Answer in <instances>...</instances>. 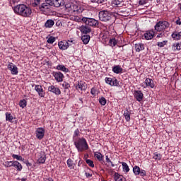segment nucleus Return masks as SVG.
<instances>
[{"mask_svg": "<svg viewBox=\"0 0 181 181\" xmlns=\"http://www.w3.org/2000/svg\"><path fill=\"white\" fill-rule=\"evenodd\" d=\"M117 15H120L121 16H127V13L124 12L121 9L118 13H111L108 12L107 11H102L99 12V18L101 22H107L110 21L112 17L117 18Z\"/></svg>", "mask_w": 181, "mask_h": 181, "instance_id": "obj_2", "label": "nucleus"}, {"mask_svg": "<svg viewBox=\"0 0 181 181\" xmlns=\"http://www.w3.org/2000/svg\"><path fill=\"white\" fill-rule=\"evenodd\" d=\"M58 46L61 50H67L69 49V42L61 41L59 42Z\"/></svg>", "mask_w": 181, "mask_h": 181, "instance_id": "obj_19", "label": "nucleus"}, {"mask_svg": "<svg viewBox=\"0 0 181 181\" xmlns=\"http://www.w3.org/2000/svg\"><path fill=\"white\" fill-rule=\"evenodd\" d=\"M67 165H68V168H69L70 169H74V163L73 160H71V158H69L67 160Z\"/></svg>", "mask_w": 181, "mask_h": 181, "instance_id": "obj_34", "label": "nucleus"}, {"mask_svg": "<svg viewBox=\"0 0 181 181\" xmlns=\"http://www.w3.org/2000/svg\"><path fill=\"white\" fill-rule=\"evenodd\" d=\"M74 145L78 152H84V151L88 150V144H87V140L83 137L78 139V141L74 142Z\"/></svg>", "mask_w": 181, "mask_h": 181, "instance_id": "obj_3", "label": "nucleus"}, {"mask_svg": "<svg viewBox=\"0 0 181 181\" xmlns=\"http://www.w3.org/2000/svg\"><path fill=\"white\" fill-rule=\"evenodd\" d=\"M5 168H12L13 166V161H5L3 163Z\"/></svg>", "mask_w": 181, "mask_h": 181, "instance_id": "obj_35", "label": "nucleus"}, {"mask_svg": "<svg viewBox=\"0 0 181 181\" xmlns=\"http://www.w3.org/2000/svg\"><path fill=\"white\" fill-rule=\"evenodd\" d=\"M35 90L38 93V95L40 97H45V90H43V87L40 85H35Z\"/></svg>", "mask_w": 181, "mask_h": 181, "instance_id": "obj_16", "label": "nucleus"}, {"mask_svg": "<svg viewBox=\"0 0 181 181\" xmlns=\"http://www.w3.org/2000/svg\"><path fill=\"white\" fill-rule=\"evenodd\" d=\"M48 91H50L51 93H54L56 95H60L62 94V91L60 90V88H56L54 86H51L48 87Z\"/></svg>", "mask_w": 181, "mask_h": 181, "instance_id": "obj_13", "label": "nucleus"}, {"mask_svg": "<svg viewBox=\"0 0 181 181\" xmlns=\"http://www.w3.org/2000/svg\"><path fill=\"white\" fill-rule=\"evenodd\" d=\"M163 36V33H160L157 35V37H162Z\"/></svg>", "mask_w": 181, "mask_h": 181, "instance_id": "obj_59", "label": "nucleus"}, {"mask_svg": "<svg viewBox=\"0 0 181 181\" xmlns=\"http://www.w3.org/2000/svg\"><path fill=\"white\" fill-rule=\"evenodd\" d=\"M172 49L174 51H176V50H181V42L179 43V42H177V43H174L173 45H172Z\"/></svg>", "mask_w": 181, "mask_h": 181, "instance_id": "obj_31", "label": "nucleus"}, {"mask_svg": "<svg viewBox=\"0 0 181 181\" xmlns=\"http://www.w3.org/2000/svg\"><path fill=\"white\" fill-rule=\"evenodd\" d=\"M123 69L121 68L119 65H116L112 68L113 73H115L116 74H119V73H122Z\"/></svg>", "mask_w": 181, "mask_h": 181, "instance_id": "obj_23", "label": "nucleus"}, {"mask_svg": "<svg viewBox=\"0 0 181 181\" xmlns=\"http://www.w3.org/2000/svg\"><path fill=\"white\" fill-rule=\"evenodd\" d=\"M153 158H154L155 160H160V159H162V155L159 153H154Z\"/></svg>", "mask_w": 181, "mask_h": 181, "instance_id": "obj_33", "label": "nucleus"}, {"mask_svg": "<svg viewBox=\"0 0 181 181\" xmlns=\"http://www.w3.org/2000/svg\"><path fill=\"white\" fill-rule=\"evenodd\" d=\"M38 163H45L46 162V153L45 151H40L38 153Z\"/></svg>", "mask_w": 181, "mask_h": 181, "instance_id": "obj_11", "label": "nucleus"}, {"mask_svg": "<svg viewBox=\"0 0 181 181\" xmlns=\"http://www.w3.org/2000/svg\"><path fill=\"white\" fill-rule=\"evenodd\" d=\"M57 70H60L61 71H64V73H69V69L66 68L64 65H58Z\"/></svg>", "mask_w": 181, "mask_h": 181, "instance_id": "obj_29", "label": "nucleus"}, {"mask_svg": "<svg viewBox=\"0 0 181 181\" xmlns=\"http://www.w3.org/2000/svg\"><path fill=\"white\" fill-rule=\"evenodd\" d=\"M66 8H68L69 12H76L78 11L77 9V5H75L74 4H71L67 5Z\"/></svg>", "mask_w": 181, "mask_h": 181, "instance_id": "obj_22", "label": "nucleus"}, {"mask_svg": "<svg viewBox=\"0 0 181 181\" xmlns=\"http://www.w3.org/2000/svg\"><path fill=\"white\" fill-rule=\"evenodd\" d=\"M46 2L51 6H55V8H60L64 5V0H45Z\"/></svg>", "mask_w": 181, "mask_h": 181, "instance_id": "obj_6", "label": "nucleus"}, {"mask_svg": "<svg viewBox=\"0 0 181 181\" xmlns=\"http://www.w3.org/2000/svg\"><path fill=\"white\" fill-rule=\"evenodd\" d=\"M86 162L87 165H88V166H90V168H94V162H93V160L90 159H86Z\"/></svg>", "mask_w": 181, "mask_h": 181, "instance_id": "obj_45", "label": "nucleus"}, {"mask_svg": "<svg viewBox=\"0 0 181 181\" xmlns=\"http://www.w3.org/2000/svg\"><path fill=\"white\" fill-rule=\"evenodd\" d=\"M75 21L76 22H81V21H83V18H80V17H75Z\"/></svg>", "mask_w": 181, "mask_h": 181, "instance_id": "obj_51", "label": "nucleus"}, {"mask_svg": "<svg viewBox=\"0 0 181 181\" xmlns=\"http://www.w3.org/2000/svg\"><path fill=\"white\" fill-rule=\"evenodd\" d=\"M167 44H168V40H164L160 42H157V46H158V47H163L164 46H166Z\"/></svg>", "mask_w": 181, "mask_h": 181, "instance_id": "obj_41", "label": "nucleus"}, {"mask_svg": "<svg viewBox=\"0 0 181 181\" xmlns=\"http://www.w3.org/2000/svg\"><path fill=\"white\" fill-rule=\"evenodd\" d=\"M124 117L127 122H129V121H131V112L129 111H124Z\"/></svg>", "mask_w": 181, "mask_h": 181, "instance_id": "obj_30", "label": "nucleus"}, {"mask_svg": "<svg viewBox=\"0 0 181 181\" xmlns=\"http://www.w3.org/2000/svg\"><path fill=\"white\" fill-rule=\"evenodd\" d=\"M62 87H64V88L65 90H67V89L70 88V83H69L68 82L64 81L62 84Z\"/></svg>", "mask_w": 181, "mask_h": 181, "instance_id": "obj_46", "label": "nucleus"}, {"mask_svg": "<svg viewBox=\"0 0 181 181\" xmlns=\"http://www.w3.org/2000/svg\"><path fill=\"white\" fill-rule=\"evenodd\" d=\"M13 167L15 168L16 169H17V170L18 172H21V170H22V169H23L22 164H21V163H19V161H18V160H13Z\"/></svg>", "mask_w": 181, "mask_h": 181, "instance_id": "obj_21", "label": "nucleus"}, {"mask_svg": "<svg viewBox=\"0 0 181 181\" xmlns=\"http://www.w3.org/2000/svg\"><path fill=\"white\" fill-rule=\"evenodd\" d=\"M80 30L81 33H83L84 35H87L88 33H90V32H91V28L87 25H82L80 27Z\"/></svg>", "mask_w": 181, "mask_h": 181, "instance_id": "obj_18", "label": "nucleus"}, {"mask_svg": "<svg viewBox=\"0 0 181 181\" xmlns=\"http://www.w3.org/2000/svg\"><path fill=\"white\" fill-rule=\"evenodd\" d=\"M90 37L88 35H84L81 37V40L84 43V45H88V42H90Z\"/></svg>", "mask_w": 181, "mask_h": 181, "instance_id": "obj_28", "label": "nucleus"}, {"mask_svg": "<svg viewBox=\"0 0 181 181\" xmlns=\"http://www.w3.org/2000/svg\"><path fill=\"white\" fill-rule=\"evenodd\" d=\"M86 177H91V176H93V175L90 174V173H86Z\"/></svg>", "mask_w": 181, "mask_h": 181, "instance_id": "obj_54", "label": "nucleus"}, {"mask_svg": "<svg viewBox=\"0 0 181 181\" xmlns=\"http://www.w3.org/2000/svg\"><path fill=\"white\" fill-rule=\"evenodd\" d=\"M95 93H97V90H95V88H93L90 90V93L92 94V95H95Z\"/></svg>", "mask_w": 181, "mask_h": 181, "instance_id": "obj_49", "label": "nucleus"}, {"mask_svg": "<svg viewBox=\"0 0 181 181\" xmlns=\"http://www.w3.org/2000/svg\"><path fill=\"white\" fill-rule=\"evenodd\" d=\"M35 135L37 139H43L45 136V129L40 127L35 131Z\"/></svg>", "mask_w": 181, "mask_h": 181, "instance_id": "obj_10", "label": "nucleus"}, {"mask_svg": "<svg viewBox=\"0 0 181 181\" xmlns=\"http://www.w3.org/2000/svg\"><path fill=\"white\" fill-rule=\"evenodd\" d=\"M170 26L169 22L166 21H161L158 22L155 25V30L157 32H162V30H165V29H168Z\"/></svg>", "mask_w": 181, "mask_h": 181, "instance_id": "obj_4", "label": "nucleus"}, {"mask_svg": "<svg viewBox=\"0 0 181 181\" xmlns=\"http://www.w3.org/2000/svg\"><path fill=\"white\" fill-rule=\"evenodd\" d=\"M105 81L107 83V84H109V86H115L118 87L119 85V82L116 78L112 79V78H105Z\"/></svg>", "mask_w": 181, "mask_h": 181, "instance_id": "obj_8", "label": "nucleus"}, {"mask_svg": "<svg viewBox=\"0 0 181 181\" xmlns=\"http://www.w3.org/2000/svg\"><path fill=\"white\" fill-rule=\"evenodd\" d=\"M105 1H107V0H99V4H103V3L105 2Z\"/></svg>", "mask_w": 181, "mask_h": 181, "instance_id": "obj_60", "label": "nucleus"}, {"mask_svg": "<svg viewBox=\"0 0 181 181\" xmlns=\"http://www.w3.org/2000/svg\"><path fill=\"white\" fill-rule=\"evenodd\" d=\"M51 6H52L49 4V2L46 1V3H42L39 6V9L41 11V12H43V13L46 14L50 12Z\"/></svg>", "mask_w": 181, "mask_h": 181, "instance_id": "obj_7", "label": "nucleus"}, {"mask_svg": "<svg viewBox=\"0 0 181 181\" xmlns=\"http://www.w3.org/2000/svg\"><path fill=\"white\" fill-rule=\"evenodd\" d=\"M148 3V0H140L139 5H145V4Z\"/></svg>", "mask_w": 181, "mask_h": 181, "instance_id": "obj_48", "label": "nucleus"}, {"mask_svg": "<svg viewBox=\"0 0 181 181\" xmlns=\"http://www.w3.org/2000/svg\"><path fill=\"white\" fill-rule=\"evenodd\" d=\"M171 36L175 40H180V32L175 31L172 33Z\"/></svg>", "mask_w": 181, "mask_h": 181, "instance_id": "obj_27", "label": "nucleus"}, {"mask_svg": "<svg viewBox=\"0 0 181 181\" xmlns=\"http://www.w3.org/2000/svg\"><path fill=\"white\" fill-rule=\"evenodd\" d=\"M99 103L101 104V105H105V104H107V100H105V98L102 97L100 99H99Z\"/></svg>", "mask_w": 181, "mask_h": 181, "instance_id": "obj_44", "label": "nucleus"}, {"mask_svg": "<svg viewBox=\"0 0 181 181\" xmlns=\"http://www.w3.org/2000/svg\"><path fill=\"white\" fill-rule=\"evenodd\" d=\"M91 2H96L97 4H100V0H90Z\"/></svg>", "mask_w": 181, "mask_h": 181, "instance_id": "obj_58", "label": "nucleus"}, {"mask_svg": "<svg viewBox=\"0 0 181 181\" xmlns=\"http://www.w3.org/2000/svg\"><path fill=\"white\" fill-rule=\"evenodd\" d=\"M35 5H39L40 4V0H35Z\"/></svg>", "mask_w": 181, "mask_h": 181, "instance_id": "obj_56", "label": "nucleus"}, {"mask_svg": "<svg viewBox=\"0 0 181 181\" xmlns=\"http://www.w3.org/2000/svg\"><path fill=\"white\" fill-rule=\"evenodd\" d=\"M73 40H68L66 42H69V46H71V43H73Z\"/></svg>", "mask_w": 181, "mask_h": 181, "instance_id": "obj_57", "label": "nucleus"}, {"mask_svg": "<svg viewBox=\"0 0 181 181\" xmlns=\"http://www.w3.org/2000/svg\"><path fill=\"white\" fill-rule=\"evenodd\" d=\"M82 22H83V23H86L88 26H98V21L94 18L83 17L82 18Z\"/></svg>", "mask_w": 181, "mask_h": 181, "instance_id": "obj_5", "label": "nucleus"}, {"mask_svg": "<svg viewBox=\"0 0 181 181\" xmlns=\"http://www.w3.org/2000/svg\"><path fill=\"white\" fill-rule=\"evenodd\" d=\"M21 181H26V178H22Z\"/></svg>", "mask_w": 181, "mask_h": 181, "instance_id": "obj_63", "label": "nucleus"}, {"mask_svg": "<svg viewBox=\"0 0 181 181\" xmlns=\"http://www.w3.org/2000/svg\"><path fill=\"white\" fill-rule=\"evenodd\" d=\"M180 40H181V31L180 32Z\"/></svg>", "mask_w": 181, "mask_h": 181, "instance_id": "obj_64", "label": "nucleus"}, {"mask_svg": "<svg viewBox=\"0 0 181 181\" xmlns=\"http://www.w3.org/2000/svg\"><path fill=\"white\" fill-rule=\"evenodd\" d=\"M79 134H80V131L78 130V129H77L74 132V136H78Z\"/></svg>", "mask_w": 181, "mask_h": 181, "instance_id": "obj_50", "label": "nucleus"}, {"mask_svg": "<svg viewBox=\"0 0 181 181\" xmlns=\"http://www.w3.org/2000/svg\"><path fill=\"white\" fill-rule=\"evenodd\" d=\"M139 175L143 177L146 176V171L144 170H140Z\"/></svg>", "mask_w": 181, "mask_h": 181, "instance_id": "obj_47", "label": "nucleus"}, {"mask_svg": "<svg viewBox=\"0 0 181 181\" xmlns=\"http://www.w3.org/2000/svg\"><path fill=\"white\" fill-rule=\"evenodd\" d=\"M117 40H115V38L110 39L109 41V45L112 47H114V46H117Z\"/></svg>", "mask_w": 181, "mask_h": 181, "instance_id": "obj_39", "label": "nucleus"}, {"mask_svg": "<svg viewBox=\"0 0 181 181\" xmlns=\"http://www.w3.org/2000/svg\"><path fill=\"white\" fill-rule=\"evenodd\" d=\"M27 166H32V163H27Z\"/></svg>", "mask_w": 181, "mask_h": 181, "instance_id": "obj_62", "label": "nucleus"}, {"mask_svg": "<svg viewBox=\"0 0 181 181\" xmlns=\"http://www.w3.org/2000/svg\"><path fill=\"white\" fill-rule=\"evenodd\" d=\"M44 180L45 181H53V179H52V177H48V178H45Z\"/></svg>", "mask_w": 181, "mask_h": 181, "instance_id": "obj_55", "label": "nucleus"}, {"mask_svg": "<svg viewBox=\"0 0 181 181\" xmlns=\"http://www.w3.org/2000/svg\"><path fill=\"white\" fill-rule=\"evenodd\" d=\"M15 13L23 18H30L32 16V8L25 4H18L13 8Z\"/></svg>", "mask_w": 181, "mask_h": 181, "instance_id": "obj_1", "label": "nucleus"}, {"mask_svg": "<svg viewBox=\"0 0 181 181\" xmlns=\"http://www.w3.org/2000/svg\"><path fill=\"white\" fill-rule=\"evenodd\" d=\"M112 6L114 8H118V7L121 6V1H119L118 0H113L112 1Z\"/></svg>", "mask_w": 181, "mask_h": 181, "instance_id": "obj_32", "label": "nucleus"}, {"mask_svg": "<svg viewBox=\"0 0 181 181\" xmlns=\"http://www.w3.org/2000/svg\"><path fill=\"white\" fill-rule=\"evenodd\" d=\"M145 84L146 87H150V88H153L155 87V83H153V80L149 78H147L145 80Z\"/></svg>", "mask_w": 181, "mask_h": 181, "instance_id": "obj_20", "label": "nucleus"}, {"mask_svg": "<svg viewBox=\"0 0 181 181\" xmlns=\"http://www.w3.org/2000/svg\"><path fill=\"white\" fill-rule=\"evenodd\" d=\"M141 172V168L138 166L136 165L133 168V173H134V175H139V173Z\"/></svg>", "mask_w": 181, "mask_h": 181, "instance_id": "obj_38", "label": "nucleus"}, {"mask_svg": "<svg viewBox=\"0 0 181 181\" xmlns=\"http://www.w3.org/2000/svg\"><path fill=\"white\" fill-rule=\"evenodd\" d=\"M27 102L25 100H20L19 105L21 108H25L26 107Z\"/></svg>", "mask_w": 181, "mask_h": 181, "instance_id": "obj_42", "label": "nucleus"}, {"mask_svg": "<svg viewBox=\"0 0 181 181\" xmlns=\"http://www.w3.org/2000/svg\"><path fill=\"white\" fill-rule=\"evenodd\" d=\"M176 25H181V21L180 18H178L176 21H175Z\"/></svg>", "mask_w": 181, "mask_h": 181, "instance_id": "obj_52", "label": "nucleus"}, {"mask_svg": "<svg viewBox=\"0 0 181 181\" xmlns=\"http://www.w3.org/2000/svg\"><path fill=\"white\" fill-rule=\"evenodd\" d=\"M134 47L136 52H141L145 49V46L142 43L135 44Z\"/></svg>", "mask_w": 181, "mask_h": 181, "instance_id": "obj_24", "label": "nucleus"}, {"mask_svg": "<svg viewBox=\"0 0 181 181\" xmlns=\"http://www.w3.org/2000/svg\"><path fill=\"white\" fill-rule=\"evenodd\" d=\"M105 158H106V162L107 163H110V162H111V160L110 159V158H108V156H105Z\"/></svg>", "mask_w": 181, "mask_h": 181, "instance_id": "obj_53", "label": "nucleus"}, {"mask_svg": "<svg viewBox=\"0 0 181 181\" xmlns=\"http://www.w3.org/2000/svg\"><path fill=\"white\" fill-rule=\"evenodd\" d=\"M53 76L58 83H62L64 78V75L62 72H54Z\"/></svg>", "mask_w": 181, "mask_h": 181, "instance_id": "obj_12", "label": "nucleus"}, {"mask_svg": "<svg viewBox=\"0 0 181 181\" xmlns=\"http://www.w3.org/2000/svg\"><path fill=\"white\" fill-rule=\"evenodd\" d=\"M47 42V43H49L50 45H53V43H54V42H56V37L51 36L48 38Z\"/></svg>", "mask_w": 181, "mask_h": 181, "instance_id": "obj_40", "label": "nucleus"}, {"mask_svg": "<svg viewBox=\"0 0 181 181\" xmlns=\"http://www.w3.org/2000/svg\"><path fill=\"white\" fill-rule=\"evenodd\" d=\"M154 36L155 32H153V30H148L144 33V38L146 40H151V39H153Z\"/></svg>", "mask_w": 181, "mask_h": 181, "instance_id": "obj_15", "label": "nucleus"}, {"mask_svg": "<svg viewBox=\"0 0 181 181\" xmlns=\"http://www.w3.org/2000/svg\"><path fill=\"white\" fill-rule=\"evenodd\" d=\"M76 90H81V91H84L86 90V88H87V85H86V83L81 81L78 82V84L76 86Z\"/></svg>", "mask_w": 181, "mask_h": 181, "instance_id": "obj_17", "label": "nucleus"}, {"mask_svg": "<svg viewBox=\"0 0 181 181\" xmlns=\"http://www.w3.org/2000/svg\"><path fill=\"white\" fill-rule=\"evenodd\" d=\"M12 158H14V159H16V160H23V158L22 157V156L13 154Z\"/></svg>", "mask_w": 181, "mask_h": 181, "instance_id": "obj_43", "label": "nucleus"}, {"mask_svg": "<svg viewBox=\"0 0 181 181\" xmlns=\"http://www.w3.org/2000/svg\"><path fill=\"white\" fill-rule=\"evenodd\" d=\"M122 165L124 172H127V173L129 172V167L128 166V164H127V163L122 162Z\"/></svg>", "mask_w": 181, "mask_h": 181, "instance_id": "obj_37", "label": "nucleus"}, {"mask_svg": "<svg viewBox=\"0 0 181 181\" xmlns=\"http://www.w3.org/2000/svg\"><path fill=\"white\" fill-rule=\"evenodd\" d=\"M13 119V116L9 112L6 113V120L9 121V122H12V120Z\"/></svg>", "mask_w": 181, "mask_h": 181, "instance_id": "obj_36", "label": "nucleus"}, {"mask_svg": "<svg viewBox=\"0 0 181 181\" xmlns=\"http://www.w3.org/2000/svg\"><path fill=\"white\" fill-rule=\"evenodd\" d=\"M94 156L99 162H104V156L101 153H95Z\"/></svg>", "mask_w": 181, "mask_h": 181, "instance_id": "obj_26", "label": "nucleus"}, {"mask_svg": "<svg viewBox=\"0 0 181 181\" xmlns=\"http://www.w3.org/2000/svg\"><path fill=\"white\" fill-rule=\"evenodd\" d=\"M7 67L11 72V74L13 75H16L18 74V73H19V71L18 70V67L16 66V65L13 64V63L12 62H10L8 64Z\"/></svg>", "mask_w": 181, "mask_h": 181, "instance_id": "obj_9", "label": "nucleus"}, {"mask_svg": "<svg viewBox=\"0 0 181 181\" xmlns=\"http://www.w3.org/2000/svg\"><path fill=\"white\" fill-rule=\"evenodd\" d=\"M109 163H110L111 166H112V168H114L115 165H114V163H112V161L109 162Z\"/></svg>", "mask_w": 181, "mask_h": 181, "instance_id": "obj_61", "label": "nucleus"}, {"mask_svg": "<svg viewBox=\"0 0 181 181\" xmlns=\"http://www.w3.org/2000/svg\"><path fill=\"white\" fill-rule=\"evenodd\" d=\"M54 25V21L52 20V19H49L47 20L45 23V26L46 28H53V26Z\"/></svg>", "mask_w": 181, "mask_h": 181, "instance_id": "obj_25", "label": "nucleus"}, {"mask_svg": "<svg viewBox=\"0 0 181 181\" xmlns=\"http://www.w3.org/2000/svg\"><path fill=\"white\" fill-rule=\"evenodd\" d=\"M134 97L137 101L141 103L144 100V93L141 90H134Z\"/></svg>", "mask_w": 181, "mask_h": 181, "instance_id": "obj_14", "label": "nucleus"}]
</instances>
